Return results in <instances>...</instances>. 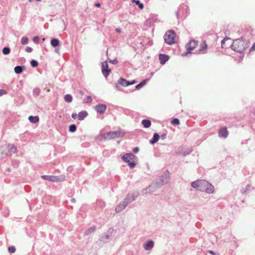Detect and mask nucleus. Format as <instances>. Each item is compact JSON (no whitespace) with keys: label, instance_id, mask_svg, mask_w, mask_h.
<instances>
[{"label":"nucleus","instance_id":"14","mask_svg":"<svg viewBox=\"0 0 255 255\" xmlns=\"http://www.w3.org/2000/svg\"><path fill=\"white\" fill-rule=\"evenodd\" d=\"M214 190V186L211 184V187L209 186H203L201 189V191L206 192L208 193H212Z\"/></svg>","mask_w":255,"mask_h":255},{"label":"nucleus","instance_id":"23","mask_svg":"<svg viewBox=\"0 0 255 255\" xmlns=\"http://www.w3.org/2000/svg\"><path fill=\"white\" fill-rule=\"evenodd\" d=\"M8 147L9 150H10V153H14L16 152V148L13 144H11V145L9 144V145H8Z\"/></svg>","mask_w":255,"mask_h":255},{"label":"nucleus","instance_id":"46","mask_svg":"<svg viewBox=\"0 0 255 255\" xmlns=\"http://www.w3.org/2000/svg\"><path fill=\"white\" fill-rule=\"evenodd\" d=\"M209 253H210L211 254H212V255H215V253L213 251H209Z\"/></svg>","mask_w":255,"mask_h":255},{"label":"nucleus","instance_id":"9","mask_svg":"<svg viewBox=\"0 0 255 255\" xmlns=\"http://www.w3.org/2000/svg\"><path fill=\"white\" fill-rule=\"evenodd\" d=\"M111 69L109 68L107 61L104 62L102 64V72L105 77H107L111 72Z\"/></svg>","mask_w":255,"mask_h":255},{"label":"nucleus","instance_id":"7","mask_svg":"<svg viewBox=\"0 0 255 255\" xmlns=\"http://www.w3.org/2000/svg\"><path fill=\"white\" fill-rule=\"evenodd\" d=\"M125 134V132L123 131L119 130L115 131H111L108 132L105 136V138L106 139H111L113 138H115L116 137H123Z\"/></svg>","mask_w":255,"mask_h":255},{"label":"nucleus","instance_id":"10","mask_svg":"<svg viewBox=\"0 0 255 255\" xmlns=\"http://www.w3.org/2000/svg\"><path fill=\"white\" fill-rule=\"evenodd\" d=\"M136 83L135 80L132 81L131 82H129L126 80L121 78L118 81V84L121 85L122 86L127 87L130 85H133Z\"/></svg>","mask_w":255,"mask_h":255},{"label":"nucleus","instance_id":"31","mask_svg":"<svg viewBox=\"0 0 255 255\" xmlns=\"http://www.w3.org/2000/svg\"><path fill=\"white\" fill-rule=\"evenodd\" d=\"M76 130V127L75 125H71L69 126V131L73 132Z\"/></svg>","mask_w":255,"mask_h":255},{"label":"nucleus","instance_id":"27","mask_svg":"<svg viewBox=\"0 0 255 255\" xmlns=\"http://www.w3.org/2000/svg\"><path fill=\"white\" fill-rule=\"evenodd\" d=\"M64 100L67 102L70 103L72 101V97L70 95L67 94L64 97Z\"/></svg>","mask_w":255,"mask_h":255},{"label":"nucleus","instance_id":"24","mask_svg":"<svg viewBox=\"0 0 255 255\" xmlns=\"http://www.w3.org/2000/svg\"><path fill=\"white\" fill-rule=\"evenodd\" d=\"M23 71V68L21 66H17L14 68V72L16 74H19L21 73Z\"/></svg>","mask_w":255,"mask_h":255},{"label":"nucleus","instance_id":"22","mask_svg":"<svg viewBox=\"0 0 255 255\" xmlns=\"http://www.w3.org/2000/svg\"><path fill=\"white\" fill-rule=\"evenodd\" d=\"M59 43V41L57 39L54 38L51 40V44L54 47H56L58 46Z\"/></svg>","mask_w":255,"mask_h":255},{"label":"nucleus","instance_id":"5","mask_svg":"<svg viewBox=\"0 0 255 255\" xmlns=\"http://www.w3.org/2000/svg\"><path fill=\"white\" fill-rule=\"evenodd\" d=\"M191 186L193 188H196L200 191H201V189L203 187V186H209L211 187V184L210 183L203 180H198L193 182L191 184Z\"/></svg>","mask_w":255,"mask_h":255},{"label":"nucleus","instance_id":"21","mask_svg":"<svg viewBox=\"0 0 255 255\" xmlns=\"http://www.w3.org/2000/svg\"><path fill=\"white\" fill-rule=\"evenodd\" d=\"M159 138V136L157 133H154L153 135V140L150 141V143L153 144L158 141Z\"/></svg>","mask_w":255,"mask_h":255},{"label":"nucleus","instance_id":"18","mask_svg":"<svg viewBox=\"0 0 255 255\" xmlns=\"http://www.w3.org/2000/svg\"><path fill=\"white\" fill-rule=\"evenodd\" d=\"M143 247L146 250H150L153 247V242L152 241H148L144 244Z\"/></svg>","mask_w":255,"mask_h":255},{"label":"nucleus","instance_id":"16","mask_svg":"<svg viewBox=\"0 0 255 255\" xmlns=\"http://www.w3.org/2000/svg\"><path fill=\"white\" fill-rule=\"evenodd\" d=\"M88 115V114L86 111H81L78 114V119L80 121L83 120Z\"/></svg>","mask_w":255,"mask_h":255},{"label":"nucleus","instance_id":"17","mask_svg":"<svg viewBox=\"0 0 255 255\" xmlns=\"http://www.w3.org/2000/svg\"><path fill=\"white\" fill-rule=\"evenodd\" d=\"M159 58L160 63L161 64H164L168 60L169 57L166 55L160 54Z\"/></svg>","mask_w":255,"mask_h":255},{"label":"nucleus","instance_id":"32","mask_svg":"<svg viewBox=\"0 0 255 255\" xmlns=\"http://www.w3.org/2000/svg\"><path fill=\"white\" fill-rule=\"evenodd\" d=\"M30 64L32 67H36L38 66V62L35 60H32L30 62Z\"/></svg>","mask_w":255,"mask_h":255},{"label":"nucleus","instance_id":"42","mask_svg":"<svg viewBox=\"0 0 255 255\" xmlns=\"http://www.w3.org/2000/svg\"><path fill=\"white\" fill-rule=\"evenodd\" d=\"M71 117L73 119H75L77 117L78 118V115H77L76 113L72 114Z\"/></svg>","mask_w":255,"mask_h":255},{"label":"nucleus","instance_id":"26","mask_svg":"<svg viewBox=\"0 0 255 255\" xmlns=\"http://www.w3.org/2000/svg\"><path fill=\"white\" fill-rule=\"evenodd\" d=\"M95 227H92L85 232V235H88L90 234H91L92 233L94 232L95 231Z\"/></svg>","mask_w":255,"mask_h":255},{"label":"nucleus","instance_id":"19","mask_svg":"<svg viewBox=\"0 0 255 255\" xmlns=\"http://www.w3.org/2000/svg\"><path fill=\"white\" fill-rule=\"evenodd\" d=\"M29 121L32 123H37L39 121V118L38 116H30L28 117Z\"/></svg>","mask_w":255,"mask_h":255},{"label":"nucleus","instance_id":"6","mask_svg":"<svg viewBox=\"0 0 255 255\" xmlns=\"http://www.w3.org/2000/svg\"><path fill=\"white\" fill-rule=\"evenodd\" d=\"M191 186L193 188H196L200 191H201V189L203 187V186H209L211 187V184L210 183L203 180H198L193 182L191 184Z\"/></svg>","mask_w":255,"mask_h":255},{"label":"nucleus","instance_id":"15","mask_svg":"<svg viewBox=\"0 0 255 255\" xmlns=\"http://www.w3.org/2000/svg\"><path fill=\"white\" fill-rule=\"evenodd\" d=\"M128 204V202L124 201L123 203L120 204L115 209L117 213H119L125 208Z\"/></svg>","mask_w":255,"mask_h":255},{"label":"nucleus","instance_id":"1","mask_svg":"<svg viewBox=\"0 0 255 255\" xmlns=\"http://www.w3.org/2000/svg\"><path fill=\"white\" fill-rule=\"evenodd\" d=\"M248 47V43L243 38L234 40L231 45L232 49L240 53H243Z\"/></svg>","mask_w":255,"mask_h":255},{"label":"nucleus","instance_id":"36","mask_svg":"<svg viewBox=\"0 0 255 255\" xmlns=\"http://www.w3.org/2000/svg\"><path fill=\"white\" fill-rule=\"evenodd\" d=\"M7 92L3 89H0V96L6 94Z\"/></svg>","mask_w":255,"mask_h":255},{"label":"nucleus","instance_id":"34","mask_svg":"<svg viewBox=\"0 0 255 255\" xmlns=\"http://www.w3.org/2000/svg\"><path fill=\"white\" fill-rule=\"evenodd\" d=\"M229 40H230L229 38H224L221 42V45H222V48H224L225 47H226V45H225V42L227 41H228Z\"/></svg>","mask_w":255,"mask_h":255},{"label":"nucleus","instance_id":"44","mask_svg":"<svg viewBox=\"0 0 255 255\" xmlns=\"http://www.w3.org/2000/svg\"><path fill=\"white\" fill-rule=\"evenodd\" d=\"M116 31L118 33H121L122 32V29L117 28L116 29Z\"/></svg>","mask_w":255,"mask_h":255},{"label":"nucleus","instance_id":"11","mask_svg":"<svg viewBox=\"0 0 255 255\" xmlns=\"http://www.w3.org/2000/svg\"><path fill=\"white\" fill-rule=\"evenodd\" d=\"M219 136L221 137L226 138L228 135V131L226 127L221 128L219 131Z\"/></svg>","mask_w":255,"mask_h":255},{"label":"nucleus","instance_id":"40","mask_svg":"<svg viewBox=\"0 0 255 255\" xmlns=\"http://www.w3.org/2000/svg\"><path fill=\"white\" fill-rule=\"evenodd\" d=\"M32 50V49L30 47H27L26 48V51L28 53H30Z\"/></svg>","mask_w":255,"mask_h":255},{"label":"nucleus","instance_id":"25","mask_svg":"<svg viewBox=\"0 0 255 255\" xmlns=\"http://www.w3.org/2000/svg\"><path fill=\"white\" fill-rule=\"evenodd\" d=\"M132 2L135 3L136 4L138 5L139 8L141 9H143L144 7L143 4L138 0H132Z\"/></svg>","mask_w":255,"mask_h":255},{"label":"nucleus","instance_id":"43","mask_svg":"<svg viewBox=\"0 0 255 255\" xmlns=\"http://www.w3.org/2000/svg\"><path fill=\"white\" fill-rule=\"evenodd\" d=\"M110 62L113 63V64H117L118 63V61L117 60H110L109 61Z\"/></svg>","mask_w":255,"mask_h":255},{"label":"nucleus","instance_id":"28","mask_svg":"<svg viewBox=\"0 0 255 255\" xmlns=\"http://www.w3.org/2000/svg\"><path fill=\"white\" fill-rule=\"evenodd\" d=\"M2 53L4 55H7L9 54L10 52V49L9 48L5 47H4L2 50Z\"/></svg>","mask_w":255,"mask_h":255},{"label":"nucleus","instance_id":"13","mask_svg":"<svg viewBox=\"0 0 255 255\" xmlns=\"http://www.w3.org/2000/svg\"><path fill=\"white\" fill-rule=\"evenodd\" d=\"M106 106L104 104H99L95 106V110L100 114H103L106 110Z\"/></svg>","mask_w":255,"mask_h":255},{"label":"nucleus","instance_id":"8","mask_svg":"<svg viewBox=\"0 0 255 255\" xmlns=\"http://www.w3.org/2000/svg\"><path fill=\"white\" fill-rule=\"evenodd\" d=\"M197 41H195L194 40L190 41L186 44L185 46L187 52L185 54H183V55H186L188 53H190L192 50L194 49L197 47Z\"/></svg>","mask_w":255,"mask_h":255},{"label":"nucleus","instance_id":"3","mask_svg":"<svg viewBox=\"0 0 255 255\" xmlns=\"http://www.w3.org/2000/svg\"><path fill=\"white\" fill-rule=\"evenodd\" d=\"M136 158V156L131 153H126L122 157V159L124 161L128 163V164L130 168H133L135 166L136 163L135 162L134 160Z\"/></svg>","mask_w":255,"mask_h":255},{"label":"nucleus","instance_id":"39","mask_svg":"<svg viewBox=\"0 0 255 255\" xmlns=\"http://www.w3.org/2000/svg\"><path fill=\"white\" fill-rule=\"evenodd\" d=\"M255 51V42L253 44V46L250 49V52Z\"/></svg>","mask_w":255,"mask_h":255},{"label":"nucleus","instance_id":"33","mask_svg":"<svg viewBox=\"0 0 255 255\" xmlns=\"http://www.w3.org/2000/svg\"><path fill=\"white\" fill-rule=\"evenodd\" d=\"M8 250L10 253H14L15 252L16 249L14 246H11L8 248Z\"/></svg>","mask_w":255,"mask_h":255},{"label":"nucleus","instance_id":"47","mask_svg":"<svg viewBox=\"0 0 255 255\" xmlns=\"http://www.w3.org/2000/svg\"><path fill=\"white\" fill-rule=\"evenodd\" d=\"M32 0H29V1L30 2H31Z\"/></svg>","mask_w":255,"mask_h":255},{"label":"nucleus","instance_id":"41","mask_svg":"<svg viewBox=\"0 0 255 255\" xmlns=\"http://www.w3.org/2000/svg\"><path fill=\"white\" fill-rule=\"evenodd\" d=\"M133 152L135 153H137L138 151H139V149L138 147H134L133 149Z\"/></svg>","mask_w":255,"mask_h":255},{"label":"nucleus","instance_id":"20","mask_svg":"<svg viewBox=\"0 0 255 255\" xmlns=\"http://www.w3.org/2000/svg\"><path fill=\"white\" fill-rule=\"evenodd\" d=\"M142 124L145 128H147L150 126L151 122L149 120H143L142 121Z\"/></svg>","mask_w":255,"mask_h":255},{"label":"nucleus","instance_id":"30","mask_svg":"<svg viewBox=\"0 0 255 255\" xmlns=\"http://www.w3.org/2000/svg\"><path fill=\"white\" fill-rule=\"evenodd\" d=\"M28 42V39L26 37H22L21 39V42L22 44H26Z\"/></svg>","mask_w":255,"mask_h":255},{"label":"nucleus","instance_id":"12","mask_svg":"<svg viewBox=\"0 0 255 255\" xmlns=\"http://www.w3.org/2000/svg\"><path fill=\"white\" fill-rule=\"evenodd\" d=\"M207 44L205 41H204L200 44L199 52L201 54L206 53L207 52Z\"/></svg>","mask_w":255,"mask_h":255},{"label":"nucleus","instance_id":"35","mask_svg":"<svg viewBox=\"0 0 255 255\" xmlns=\"http://www.w3.org/2000/svg\"><path fill=\"white\" fill-rule=\"evenodd\" d=\"M180 123L179 120L178 119H174L171 121V124L173 125H179Z\"/></svg>","mask_w":255,"mask_h":255},{"label":"nucleus","instance_id":"38","mask_svg":"<svg viewBox=\"0 0 255 255\" xmlns=\"http://www.w3.org/2000/svg\"><path fill=\"white\" fill-rule=\"evenodd\" d=\"M92 102V99L90 96H88L86 97V103H91Z\"/></svg>","mask_w":255,"mask_h":255},{"label":"nucleus","instance_id":"45","mask_svg":"<svg viewBox=\"0 0 255 255\" xmlns=\"http://www.w3.org/2000/svg\"><path fill=\"white\" fill-rule=\"evenodd\" d=\"M95 6H97V7H100L101 4H100V3H96L95 4Z\"/></svg>","mask_w":255,"mask_h":255},{"label":"nucleus","instance_id":"2","mask_svg":"<svg viewBox=\"0 0 255 255\" xmlns=\"http://www.w3.org/2000/svg\"><path fill=\"white\" fill-rule=\"evenodd\" d=\"M164 39L166 43L171 45L177 42L178 38L174 31L169 30L167 31L164 34Z\"/></svg>","mask_w":255,"mask_h":255},{"label":"nucleus","instance_id":"4","mask_svg":"<svg viewBox=\"0 0 255 255\" xmlns=\"http://www.w3.org/2000/svg\"><path fill=\"white\" fill-rule=\"evenodd\" d=\"M41 178L51 182H62L65 180V176L64 175H61L59 176L42 175Z\"/></svg>","mask_w":255,"mask_h":255},{"label":"nucleus","instance_id":"37","mask_svg":"<svg viewBox=\"0 0 255 255\" xmlns=\"http://www.w3.org/2000/svg\"><path fill=\"white\" fill-rule=\"evenodd\" d=\"M39 40V38L38 36H35L33 38V42L35 43H38Z\"/></svg>","mask_w":255,"mask_h":255},{"label":"nucleus","instance_id":"29","mask_svg":"<svg viewBox=\"0 0 255 255\" xmlns=\"http://www.w3.org/2000/svg\"><path fill=\"white\" fill-rule=\"evenodd\" d=\"M146 82V80H143V81L140 82L139 84H138L136 86V89L141 88V87H142L143 86H144L145 85Z\"/></svg>","mask_w":255,"mask_h":255}]
</instances>
